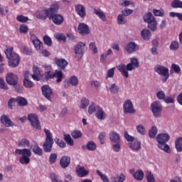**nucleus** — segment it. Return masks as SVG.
<instances>
[{
  "mask_svg": "<svg viewBox=\"0 0 182 182\" xmlns=\"http://www.w3.org/2000/svg\"><path fill=\"white\" fill-rule=\"evenodd\" d=\"M43 95L48 100H51L52 96H53V91L49 85H43L41 87Z\"/></svg>",
  "mask_w": 182,
  "mask_h": 182,
  "instance_id": "ddd939ff",
  "label": "nucleus"
},
{
  "mask_svg": "<svg viewBox=\"0 0 182 182\" xmlns=\"http://www.w3.org/2000/svg\"><path fill=\"white\" fill-rule=\"evenodd\" d=\"M54 77L57 78L56 80L57 83H59L62 80H63V73H62V70H56L54 73Z\"/></svg>",
  "mask_w": 182,
  "mask_h": 182,
  "instance_id": "2f4dec72",
  "label": "nucleus"
},
{
  "mask_svg": "<svg viewBox=\"0 0 182 182\" xmlns=\"http://www.w3.org/2000/svg\"><path fill=\"white\" fill-rule=\"evenodd\" d=\"M60 164L63 168H66L70 164V157L66 156H63L60 161Z\"/></svg>",
  "mask_w": 182,
  "mask_h": 182,
  "instance_id": "bb28decb",
  "label": "nucleus"
},
{
  "mask_svg": "<svg viewBox=\"0 0 182 182\" xmlns=\"http://www.w3.org/2000/svg\"><path fill=\"white\" fill-rule=\"evenodd\" d=\"M70 83L72 86H77V85H79V79L77 76H72L70 77Z\"/></svg>",
  "mask_w": 182,
  "mask_h": 182,
  "instance_id": "864d4df0",
  "label": "nucleus"
},
{
  "mask_svg": "<svg viewBox=\"0 0 182 182\" xmlns=\"http://www.w3.org/2000/svg\"><path fill=\"white\" fill-rule=\"evenodd\" d=\"M49 19H52L55 25H62L63 23V16L59 14H51V16L49 17Z\"/></svg>",
  "mask_w": 182,
  "mask_h": 182,
  "instance_id": "a211bd4d",
  "label": "nucleus"
},
{
  "mask_svg": "<svg viewBox=\"0 0 182 182\" xmlns=\"http://www.w3.org/2000/svg\"><path fill=\"white\" fill-rule=\"evenodd\" d=\"M175 146L177 151H182V137H178L175 141Z\"/></svg>",
  "mask_w": 182,
  "mask_h": 182,
  "instance_id": "e433bc0d",
  "label": "nucleus"
},
{
  "mask_svg": "<svg viewBox=\"0 0 182 182\" xmlns=\"http://www.w3.org/2000/svg\"><path fill=\"white\" fill-rule=\"evenodd\" d=\"M44 132L46 134V139L43 145V150L46 153H50L52 147H53V134L49 129H44Z\"/></svg>",
  "mask_w": 182,
  "mask_h": 182,
  "instance_id": "423d86ee",
  "label": "nucleus"
},
{
  "mask_svg": "<svg viewBox=\"0 0 182 182\" xmlns=\"http://www.w3.org/2000/svg\"><path fill=\"white\" fill-rule=\"evenodd\" d=\"M28 29L29 28H28V26H26L25 24H22L19 27V31H20L21 33H27Z\"/></svg>",
  "mask_w": 182,
  "mask_h": 182,
  "instance_id": "338daca9",
  "label": "nucleus"
},
{
  "mask_svg": "<svg viewBox=\"0 0 182 182\" xmlns=\"http://www.w3.org/2000/svg\"><path fill=\"white\" fill-rule=\"evenodd\" d=\"M109 140L112 143L120 142V135H119V134L114 132H109Z\"/></svg>",
  "mask_w": 182,
  "mask_h": 182,
  "instance_id": "a878e982",
  "label": "nucleus"
},
{
  "mask_svg": "<svg viewBox=\"0 0 182 182\" xmlns=\"http://www.w3.org/2000/svg\"><path fill=\"white\" fill-rule=\"evenodd\" d=\"M16 102L18 106H26L28 105V100H26L24 97H18L16 98Z\"/></svg>",
  "mask_w": 182,
  "mask_h": 182,
  "instance_id": "79ce46f5",
  "label": "nucleus"
},
{
  "mask_svg": "<svg viewBox=\"0 0 182 182\" xmlns=\"http://www.w3.org/2000/svg\"><path fill=\"white\" fill-rule=\"evenodd\" d=\"M31 41L34 46V48L36 50L41 51L42 50V48L43 47V44L42 42L35 36V34L31 35Z\"/></svg>",
  "mask_w": 182,
  "mask_h": 182,
  "instance_id": "2eb2a0df",
  "label": "nucleus"
},
{
  "mask_svg": "<svg viewBox=\"0 0 182 182\" xmlns=\"http://www.w3.org/2000/svg\"><path fill=\"white\" fill-rule=\"evenodd\" d=\"M155 19H156V18H154V16H153V14H151L150 12L144 16V22H146V23L152 22Z\"/></svg>",
  "mask_w": 182,
  "mask_h": 182,
  "instance_id": "c9c22d12",
  "label": "nucleus"
},
{
  "mask_svg": "<svg viewBox=\"0 0 182 182\" xmlns=\"http://www.w3.org/2000/svg\"><path fill=\"white\" fill-rule=\"evenodd\" d=\"M75 12L80 16V18H85L86 16V9L82 4H78L75 6Z\"/></svg>",
  "mask_w": 182,
  "mask_h": 182,
  "instance_id": "6ab92c4d",
  "label": "nucleus"
},
{
  "mask_svg": "<svg viewBox=\"0 0 182 182\" xmlns=\"http://www.w3.org/2000/svg\"><path fill=\"white\" fill-rule=\"evenodd\" d=\"M59 9V6L58 4H53L49 9L41 8L39 9L36 13L35 16L38 19H42L45 21L46 18H50L53 14H56Z\"/></svg>",
  "mask_w": 182,
  "mask_h": 182,
  "instance_id": "f03ea898",
  "label": "nucleus"
},
{
  "mask_svg": "<svg viewBox=\"0 0 182 182\" xmlns=\"http://www.w3.org/2000/svg\"><path fill=\"white\" fill-rule=\"evenodd\" d=\"M139 66V60H137L136 58H131L129 63H128L127 65L124 64H120L117 66V69L122 76L127 78L129 77V70H134V69H137Z\"/></svg>",
  "mask_w": 182,
  "mask_h": 182,
  "instance_id": "f257e3e1",
  "label": "nucleus"
},
{
  "mask_svg": "<svg viewBox=\"0 0 182 182\" xmlns=\"http://www.w3.org/2000/svg\"><path fill=\"white\" fill-rule=\"evenodd\" d=\"M29 73L28 71H26L24 73V80H23V85L26 87H28V88H31V87H33L34 85H33V82L31 80H29Z\"/></svg>",
  "mask_w": 182,
  "mask_h": 182,
  "instance_id": "412c9836",
  "label": "nucleus"
},
{
  "mask_svg": "<svg viewBox=\"0 0 182 182\" xmlns=\"http://www.w3.org/2000/svg\"><path fill=\"white\" fill-rule=\"evenodd\" d=\"M55 63L60 68V69H65L68 66V61L65 59H57L55 58Z\"/></svg>",
  "mask_w": 182,
  "mask_h": 182,
  "instance_id": "7c9ffc66",
  "label": "nucleus"
},
{
  "mask_svg": "<svg viewBox=\"0 0 182 182\" xmlns=\"http://www.w3.org/2000/svg\"><path fill=\"white\" fill-rule=\"evenodd\" d=\"M93 12L102 22H106V14L100 9H94Z\"/></svg>",
  "mask_w": 182,
  "mask_h": 182,
  "instance_id": "c85d7f7f",
  "label": "nucleus"
},
{
  "mask_svg": "<svg viewBox=\"0 0 182 182\" xmlns=\"http://www.w3.org/2000/svg\"><path fill=\"white\" fill-rule=\"evenodd\" d=\"M98 138L101 144H105V140H106V132H101L99 134Z\"/></svg>",
  "mask_w": 182,
  "mask_h": 182,
  "instance_id": "0e129e2a",
  "label": "nucleus"
},
{
  "mask_svg": "<svg viewBox=\"0 0 182 182\" xmlns=\"http://www.w3.org/2000/svg\"><path fill=\"white\" fill-rule=\"evenodd\" d=\"M33 74H31V76L33 77V80L39 81L41 80V70L36 65L33 67Z\"/></svg>",
  "mask_w": 182,
  "mask_h": 182,
  "instance_id": "aec40b11",
  "label": "nucleus"
},
{
  "mask_svg": "<svg viewBox=\"0 0 182 182\" xmlns=\"http://www.w3.org/2000/svg\"><path fill=\"white\" fill-rule=\"evenodd\" d=\"M15 154H18L19 156H22L19 159V162L21 163V164H29V163H31V156H32V151H31L30 149H17L15 151Z\"/></svg>",
  "mask_w": 182,
  "mask_h": 182,
  "instance_id": "39448f33",
  "label": "nucleus"
},
{
  "mask_svg": "<svg viewBox=\"0 0 182 182\" xmlns=\"http://www.w3.org/2000/svg\"><path fill=\"white\" fill-rule=\"evenodd\" d=\"M100 107L99 105H96L95 103H92L88 107V113L89 114H93V113H97V110Z\"/></svg>",
  "mask_w": 182,
  "mask_h": 182,
  "instance_id": "72a5a7b5",
  "label": "nucleus"
},
{
  "mask_svg": "<svg viewBox=\"0 0 182 182\" xmlns=\"http://www.w3.org/2000/svg\"><path fill=\"white\" fill-rule=\"evenodd\" d=\"M89 49L91 50L94 54L97 53L98 50H97V46H96L95 42H91L89 44Z\"/></svg>",
  "mask_w": 182,
  "mask_h": 182,
  "instance_id": "49530a36",
  "label": "nucleus"
},
{
  "mask_svg": "<svg viewBox=\"0 0 182 182\" xmlns=\"http://www.w3.org/2000/svg\"><path fill=\"white\" fill-rule=\"evenodd\" d=\"M54 37L55 38V39H58V41H63V42L66 41V36L60 33H55Z\"/></svg>",
  "mask_w": 182,
  "mask_h": 182,
  "instance_id": "6e6d98bb",
  "label": "nucleus"
},
{
  "mask_svg": "<svg viewBox=\"0 0 182 182\" xmlns=\"http://www.w3.org/2000/svg\"><path fill=\"white\" fill-rule=\"evenodd\" d=\"M153 14L154 16H159V17H163L164 16V10L163 9H154L153 10Z\"/></svg>",
  "mask_w": 182,
  "mask_h": 182,
  "instance_id": "603ef678",
  "label": "nucleus"
},
{
  "mask_svg": "<svg viewBox=\"0 0 182 182\" xmlns=\"http://www.w3.org/2000/svg\"><path fill=\"white\" fill-rule=\"evenodd\" d=\"M71 136L73 139H80V137H82V132L79 130H75L71 133Z\"/></svg>",
  "mask_w": 182,
  "mask_h": 182,
  "instance_id": "13d9d810",
  "label": "nucleus"
},
{
  "mask_svg": "<svg viewBox=\"0 0 182 182\" xmlns=\"http://www.w3.org/2000/svg\"><path fill=\"white\" fill-rule=\"evenodd\" d=\"M64 140L69 146H73L75 144L73 139H72V136H70L69 134L64 135Z\"/></svg>",
  "mask_w": 182,
  "mask_h": 182,
  "instance_id": "a18cd8bd",
  "label": "nucleus"
},
{
  "mask_svg": "<svg viewBox=\"0 0 182 182\" xmlns=\"http://www.w3.org/2000/svg\"><path fill=\"white\" fill-rule=\"evenodd\" d=\"M0 120H1V123H2V124H4L5 127H14V126H15V124L14 123V122H12V120L9 119V117L6 115H2L1 117Z\"/></svg>",
  "mask_w": 182,
  "mask_h": 182,
  "instance_id": "f3484780",
  "label": "nucleus"
},
{
  "mask_svg": "<svg viewBox=\"0 0 182 182\" xmlns=\"http://www.w3.org/2000/svg\"><path fill=\"white\" fill-rule=\"evenodd\" d=\"M136 131L141 134V136H144L146 134V128L143 124H139L136 127Z\"/></svg>",
  "mask_w": 182,
  "mask_h": 182,
  "instance_id": "c03bdc74",
  "label": "nucleus"
},
{
  "mask_svg": "<svg viewBox=\"0 0 182 182\" xmlns=\"http://www.w3.org/2000/svg\"><path fill=\"white\" fill-rule=\"evenodd\" d=\"M46 79H53L55 77V73L52 71H47L44 73Z\"/></svg>",
  "mask_w": 182,
  "mask_h": 182,
  "instance_id": "69168bd1",
  "label": "nucleus"
},
{
  "mask_svg": "<svg viewBox=\"0 0 182 182\" xmlns=\"http://www.w3.org/2000/svg\"><path fill=\"white\" fill-rule=\"evenodd\" d=\"M6 82L11 86H16L18 85V75L14 73H9L6 75Z\"/></svg>",
  "mask_w": 182,
  "mask_h": 182,
  "instance_id": "f8f14e48",
  "label": "nucleus"
},
{
  "mask_svg": "<svg viewBox=\"0 0 182 182\" xmlns=\"http://www.w3.org/2000/svg\"><path fill=\"white\" fill-rule=\"evenodd\" d=\"M139 50L140 46H139V44L134 43V41H130L124 46V50L129 55L136 53V52H139Z\"/></svg>",
  "mask_w": 182,
  "mask_h": 182,
  "instance_id": "9d476101",
  "label": "nucleus"
},
{
  "mask_svg": "<svg viewBox=\"0 0 182 182\" xmlns=\"http://www.w3.org/2000/svg\"><path fill=\"white\" fill-rule=\"evenodd\" d=\"M151 110L153 116L155 117H161V112H163V107L160 101H155L151 105Z\"/></svg>",
  "mask_w": 182,
  "mask_h": 182,
  "instance_id": "1a4fd4ad",
  "label": "nucleus"
},
{
  "mask_svg": "<svg viewBox=\"0 0 182 182\" xmlns=\"http://www.w3.org/2000/svg\"><path fill=\"white\" fill-rule=\"evenodd\" d=\"M125 15H123V13L122 14H119L117 16V23L119 25H124L125 23H127V20H126Z\"/></svg>",
  "mask_w": 182,
  "mask_h": 182,
  "instance_id": "4c0bfd02",
  "label": "nucleus"
},
{
  "mask_svg": "<svg viewBox=\"0 0 182 182\" xmlns=\"http://www.w3.org/2000/svg\"><path fill=\"white\" fill-rule=\"evenodd\" d=\"M55 142L60 147L61 149H63L66 147V143L63 141V140L59 139L58 138L55 139Z\"/></svg>",
  "mask_w": 182,
  "mask_h": 182,
  "instance_id": "680f3d73",
  "label": "nucleus"
},
{
  "mask_svg": "<svg viewBox=\"0 0 182 182\" xmlns=\"http://www.w3.org/2000/svg\"><path fill=\"white\" fill-rule=\"evenodd\" d=\"M76 173L78 177H86L89 174V171L86 170L85 167L78 166L76 168Z\"/></svg>",
  "mask_w": 182,
  "mask_h": 182,
  "instance_id": "5701e85b",
  "label": "nucleus"
},
{
  "mask_svg": "<svg viewBox=\"0 0 182 182\" xmlns=\"http://www.w3.org/2000/svg\"><path fill=\"white\" fill-rule=\"evenodd\" d=\"M28 119L29 120L31 126L34 127V129H37V130H41V122L38 119V115L36 114H28Z\"/></svg>",
  "mask_w": 182,
  "mask_h": 182,
  "instance_id": "9b49d317",
  "label": "nucleus"
},
{
  "mask_svg": "<svg viewBox=\"0 0 182 182\" xmlns=\"http://www.w3.org/2000/svg\"><path fill=\"white\" fill-rule=\"evenodd\" d=\"M154 72L159 75V76H162L161 81L163 82V83H166L168 78L170 77L168 68L164 67V65H156L154 67Z\"/></svg>",
  "mask_w": 182,
  "mask_h": 182,
  "instance_id": "0eeeda50",
  "label": "nucleus"
},
{
  "mask_svg": "<svg viewBox=\"0 0 182 182\" xmlns=\"http://www.w3.org/2000/svg\"><path fill=\"white\" fill-rule=\"evenodd\" d=\"M96 173L99 175L103 182H110V181H109V178H107V176L103 174L100 170H97Z\"/></svg>",
  "mask_w": 182,
  "mask_h": 182,
  "instance_id": "de8ad7c7",
  "label": "nucleus"
},
{
  "mask_svg": "<svg viewBox=\"0 0 182 182\" xmlns=\"http://www.w3.org/2000/svg\"><path fill=\"white\" fill-rule=\"evenodd\" d=\"M181 68H180V65L177 64L173 63L171 66L170 73H181Z\"/></svg>",
  "mask_w": 182,
  "mask_h": 182,
  "instance_id": "473e14b6",
  "label": "nucleus"
},
{
  "mask_svg": "<svg viewBox=\"0 0 182 182\" xmlns=\"http://www.w3.org/2000/svg\"><path fill=\"white\" fill-rule=\"evenodd\" d=\"M96 147V144L93 141H88L86 145V149H87V150H90V151H95Z\"/></svg>",
  "mask_w": 182,
  "mask_h": 182,
  "instance_id": "37998d69",
  "label": "nucleus"
},
{
  "mask_svg": "<svg viewBox=\"0 0 182 182\" xmlns=\"http://www.w3.org/2000/svg\"><path fill=\"white\" fill-rule=\"evenodd\" d=\"M156 141L158 142V147L161 150L165 151V153L170 154L171 150L170 149V146L166 144L170 140V135L167 133L159 134L156 136Z\"/></svg>",
  "mask_w": 182,
  "mask_h": 182,
  "instance_id": "20e7f679",
  "label": "nucleus"
},
{
  "mask_svg": "<svg viewBox=\"0 0 182 182\" xmlns=\"http://www.w3.org/2000/svg\"><path fill=\"white\" fill-rule=\"evenodd\" d=\"M121 149L122 144H120V142H115V144L112 145V150H114V151H115L116 153H119Z\"/></svg>",
  "mask_w": 182,
  "mask_h": 182,
  "instance_id": "4d7b16f0",
  "label": "nucleus"
},
{
  "mask_svg": "<svg viewBox=\"0 0 182 182\" xmlns=\"http://www.w3.org/2000/svg\"><path fill=\"white\" fill-rule=\"evenodd\" d=\"M85 46H86V43L79 42L73 48L74 53L75 54V58L77 60H80L85 55Z\"/></svg>",
  "mask_w": 182,
  "mask_h": 182,
  "instance_id": "6e6552de",
  "label": "nucleus"
},
{
  "mask_svg": "<svg viewBox=\"0 0 182 182\" xmlns=\"http://www.w3.org/2000/svg\"><path fill=\"white\" fill-rule=\"evenodd\" d=\"M133 177L135 180H137V181H141V180L144 178V172H143L141 169H139L133 173Z\"/></svg>",
  "mask_w": 182,
  "mask_h": 182,
  "instance_id": "c756f323",
  "label": "nucleus"
},
{
  "mask_svg": "<svg viewBox=\"0 0 182 182\" xmlns=\"http://www.w3.org/2000/svg\"><path fill=\"white\" fill-rule=\"evenodd\" d=\"M95 116L97 119L99 120H106L107 114L106 112L102 109V107H99L97 112L95 113Z\"/></svg>",
  "mask_w": 182,
  "mask_h": 182,
  "instance_id": "393cba45",
  "label": "nucleus"
},
{
  "mask_svg": "<svg viewBox=\"0 0 182 182\" xmlns=\"http://www.w3.org/2000/svg\"><path fill=\"white\" fill-rule=\"evenodd\" d=\"M43 41L47 46H52V39L49 36H46L43 37Z\"/></svg>",
  "mask_w": 182,
  "mask_h": 182,
  "instance_id": "774afa93",
  "label": "nucleus"
},
{
  "mask_svg": "<svg viewBox=\"0 0 182 182\" xmlns=\"http://www.w3.org/2000/svg\"><path fill=\"white\" fill-rule=\"evenodd\" d=\"M146 178L148 182H156V179L154 178V175L152 174L151 171H147L146 172Z\"/></svg>",
  "mask_w": 182,
  "mask_h": 182,
  "instance_id": "a19ab883",
  "label": "nucleus"
},
{
  "mask_svg": "<svg viewBox=\"0 0 182 182\" xmlns=\"http://www.w3.org/2000/svg\"><path fill=\"white\" fill-rule=\"evenodd\" d=\"M124 180H126V176H124L123 173H121L119 176L113 178L114 182H123Z\"/></svg>",
  "mask_w": 182,
  "mask_h": 182,
  "instance_id": "5fc2aeb1",
  "label": "nucleus"
},
{
  "mask_svg": "<svg viewBox=\"0 0 182 182\" xmlns=\"http://www.w3.org/2000/svg\"><path fill=\"white\" fill-rule=\"evenodd\" d=\"M18 22H21V23H25L29 21V18L28 16H25L23 15H19L16 17Z\"/></svg>",
  "mask_w": 182,
  "mask_h": 182,
  "instance_id": "8fccbe9b",
  "label": "nucleus"
},
{
  "mask_svg": "<svg viewBox=\"0 0 182 182\" xmlns=\"http://www.w3.org/2000/svg\"><path fill=\"white\" fill-rule=\"evenodd\" d=\"M109 90L111 93H118L119 92V86L116 85V84L113 83L111 85Z\"/></svg>",
  "mask_w": 182,
  "mask_h": 182,
  "instance_id": "bf43d9fd",
  "label": "nucleus"
},
{
  "mask_svg": "<svg viewBox=\"0 0 182 182\" xmlns=\"http://www.w3.org/2000/svg\"><path fill=\"white\" fill-rule=\"evenodd\" d=\"M87 106H89V100H87L86 98H82L81 100L80 108V109H86V107H87Z\"/></svg>",
  "mask_w": 182,
  "mask_h": 182,
  "instance_id": "3c124183",
  "label": "nucleus"
},
{
  "mask_svg": "<svg viewBox=\"0 0 182 182\" xmlns=\"http://www.w3.org/2000/svg\"><path fill=\"white\" fill-rule=\"evenodd\" d=\"M179 47H180V45L177 41H173L170 45L171 50H177Z\"/></svg>",
  "mask_w": 182,
  "mask_h": 182,
  "instance_id": "e2e57ef3",
  "label": "nucleus"
},
{
  "mask_svg": "<svg viewBox=\"0 0 182 182\" xmlns=\"http://www.w3.org/2000/svg\"><path fill=\"white\" fill-rule=\"evenodd\" d=\"M77 32L80 33V35H89L90 33V30L89 29V26L86 25V23H81L78 25Z\"/></svg>",
  "mask_w": 182,
  "mask_h": 182,
  "instance_id": "dca6fc26",
  "label": "nucleus"
},
{
  "mask_svg": "<svg viewBox=\"0 0 182 182\" xmlns=\"http://www.w3.org/2000/svg\"><path fill=\"white\" fill-rule=\"evenodd\" d=\"M124 113H136L132 100H127L123 105Z\"/></svg>",
  "mask_w": 182,
  "mask_h": 182,
  "instance_id": "4468645a",
  "label": "nucleus"
},
{
  "mask_svg": "<svg viewBox=\"0 0 182 182\" xmlns=\"http://www.w3.org/2000/svg\"><path fill=\"white\" fill-rule=\"evenodd\" d=\"M29 140L23 138L20 140V141L18 143V147H29Z\"/></svg>",
  "mask_w": 182,
  "mask_h": 182,
  "instance_id": "58836bf2",
  "label": "nucleus"
},
{
  "mask_svg": "<svg viewBox=\"0 0 182 182\" xmlns=\"http://www.w3.org/2000/svg\"><path fill=\"white\" fill-rule=\"evenodd\" d=\"M130 149L134 151H139L141 149V143L139 139H134L130 145Z\"/></svg>",
  "mask_w": 182,
  "mask_h": 182,
  "instance_id": "b1692460",
  "label": "nucleus"
},
{
  "mask_svg": "<svg viewBox=\"0 0 182 182\" xmlns=\"http://www.w3.org/2000/svg\"><path fill=\"white\" fill-rule=\"evenodd\" d=\"M172 8H180L182 9V1L180 0H173L171 2Z\"/></svg>",
  "mask_w": 182,
  "mask_h": 182,
  "instance_id": "09e8293b",
  "label": "nucleus"
},
{
  "mask_svg": "<svg viewBox=\"0 0 182 182\" xmlns=\"http://www.w3.org/2000/svg\"><path fill=\"white\" fill-rule=\"evenodd\" d=\"M6 58L8 59L9 66L10 68H16L21 62V57L18 53L14 52V47H7L4 50Z\"/></svg>",
  "mask_w": 182,
  "mask_h": 182,
  "instance_id": "7ed1b4c3",
  "label": "nucleus"
},
{
  "mask_svg": "<svg viewBox=\"0 0 182 182\" xmlns=\"http://www.w3.org/2000/svg\"><path fill=\"white\" fill-rule=\"evenodd\" d=\"M141 36L144 41H150L151 39V31L148 28H144L141 31Z\"/></svg>",
  "mask_w": 182,
  "mask_h": 182,
  "instance_id": "4be33fe9",
  "label": "nucleus"
},
{
  "mask_svg": "<svg viewBox=\"0 0 182 182\" xmlns=\"http://www.w3.org/2000/svg\"><path fill=\"white\" fill-rule=\"evenodd\" d=\"M157 127L153 126L151 129L149 131V136L151 139H154L157 135Z\"/></svg>",
  "mask_w": 182,
  "mask_h": 182,
  "instance_id": "ea45409f",
  "label": "nucleus"
},
{
  "mask_svg": "<svg viewBox=\"0 0 182 182\" xmlns=\"http://www.w3.org/2000/svg\"><path fill=\"white\" fill-rule=\"evenodd\" d=\"M114 70H116V68H112L108 70L106 75V79H109V77H113L114 76Z\"/></svg>",
  "mask_w": 182,
  "mask_h": 182,
  "instance_id": "052dcab7",
  "label": "nucleus"
},
{
  "mask_svg": "<svg viewBox=\"0 0 182 182\" xmlns=\"http://www.w3.org/2000/svg\"><path fill=\"white\" fill-rule=\"evenodd\" d=\"M148 28L152 32H156L157 31V21L155 19L148 23Z\"/></svg>",
  "mask_w": 182,
  "mask_h": 182,
  "instance_id": "f704fd0d",
  "label": "nucleus"
},
{
  "mask_svg": "<svg viewBox=\"0 0 182 182\" xmlns=\"http://www.w3.org/2000/svg\"><path fill=\"white\" fill-rule=\"evenodd\" d=\"M31 149L34 154H36L37 156H43V149L38 146V144L34 143V144L31 146Z\"/></svg>",
  "mask_w": 182,
  "mask_h": 182,
  "instance_id": "cd10ccee",
  "label": "nucleus"
}]
</instances>
